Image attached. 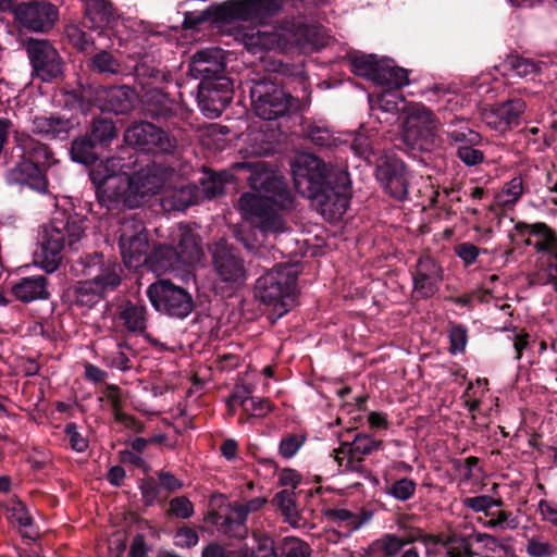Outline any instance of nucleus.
<instances>
[{
    "label": "nucleus",
    "instance_id": "14",
    "mask_svg": "<svg viewBox=\"0 0 557 557\" xmlns=\"http://www.w3.org/2000/svg\"><path fill=\"white\" fill-rule=\"evenodd\" d=\"M438 128V120L425 106L413 103L408 107L403 123L404 138L408 144L426 149L434 141Z\"/></svg>",
    "mask_w": 557,
    "mask_h": 557
},
{
    "label": "nucleus",
    "instance_id": "26",
    "mask_svg": "<svg viewBox=\"0 0 557 557\" xmlns=\"http://www.w3.org/2000/svg\"><path fill=\"white\" fill-rule=\"evenodd\" d=\"M516 230L520 236L525 237L524 244L533 247L537 253L547 256L557 253V234L546 223L520 222L516 224Z\"/></svg>",
    "mask_w": 557,
    "mask_h": 557
},
{
    "label": "nucleus",
    "instance_id": "57",
    "mask_svg": "<svg viewBox=\"0 0 557 557\" xmlns=\"http://www.w3.org/2000/svg\"><path fill=\"white\" fill-rule=\"evenodd\" d=\"M281 549L283 557H309L311 553L309 545L297 537H285Z\"/></svg>",
    "mask_w": 557,
    "mask_h": 557
},
{
    "label": "nucleus",
    "instance_id": "1",
    "mask_svg": "<svg viewBox=\"0 0 557 557\" xmlns=\"http://www.w3.org/2000/svg\"><path fill=\"white\" fill-rule=\"evenodd\" d=\"M97 145L89 136L72 143L71 156L75 162L94 165L89 177L95 185L99 203L108 210L126 207L135 209L148 202L162 187L166 171L156 164H149L133 175L122 172L124 164L119 158H108L96 163Z\"/></svg>",
    "mask_w": 557,
    "mask_h": 557
},
{
    "label": "nucleus",
    "instance_id": "30",
    "mask_svg": "<svg viewBox=\"0 0 557 557\" xmlns=\"http://www.w3.org/2000/svg\"><path fill=\"white\" fill-rule=\"evenodd\" d=\"M5 180L10 185H26L38 193L44 194L48 190V181L44 170L23 157L8 171Z\"/></svg>",
    "mask_w": 557,
    "mask_h": 557
},
{
    "label": "nucleus",
    "instance_id": "45",
    "mask_svg": "<svg viewBox=\"0 0 557 557\" xmlns=\"http://www.w3.org/2000/svg\"><path fill=\"white\" fill-rule=\"evenodd\" d=\"M8 519L11 523H16L20 528H23V535L29 539L36 536V532H29L28 529L32 527L33 519L25 507L20 500H13L8 507Z\"/></svg>",
    "mask_w": 557,
    "mask_h": 557
},
{
    "label": "nucleus",
    "instance_id": "2",
    "mask_svg": "<svg viewBox=\"0 0 557 557\" xmlns=\"http://www.w3.org/2000/svg\"><path fill=\"white\" fill-rule=\"evenodd\" d=\"M235 168L250 172L247 181L256 191L245 193L238 199L243 219L263 236L284 233L287 227L282 211L293 205L285 182L262 161L237 163Z\"/></svg>",
    "mask_w": 557,
    "mask_h": 557
},
{
    "label": "nucleus",
    "instance_id": "21",
    "mask_svg": "<svg viewBox=\"0 0 557 557\" xmlns=\"http://www.w3.org/2000/svg\"><path fill=\"white\" fill-rule=\"evenodd\" d=\"M197 99L198 106L206 116L219 117L233 99L231 81L219 78L213 82H200Z\"/></svg>",
    "mask_w": 557,
    "mask_h": 557
},
{
    "label": "nucleus",
    "instance_id": "3",
    "mask_svg": "<svg viewBox=\"0 0 557 557\" xmlns=\"http://www.w3.org/2000/svg\"><path fill=\"white\" fill-rule=\"evenodd\" d=\"M292 171L296 190L313 199L317 210L325 220L333 222L344 215L350 200L346 171L327 168L321 159L310 153L298 156Z\"/></svg>",
    "mask_w": 557,
    "mask_h": 557
},
{
    "label": "nucleus",
    "instance_id": "7",
    "mask_svg": "<svg viewBox=\"0 0 557 557\" xmlns=\"http://www.w3.org/2000/svg\"><path fill=\"white\" fill-rule=\"evenodd\" d=\"M299 267L280 263L256 281L255 296L264 305L272 306L278 317L290 309L296 297Z\"/></svg>",
    "mask_w": 557,
    "mask_h": 557
},
{
    "label": "nucleus",
    "instance_id": "42",
    "mask_svg": "<svg viewBox=\"0 0 557 557\" xmlns=\"http://www.w3.org/2000/svg\"><path fill=\"white\" fill-rule=\"evenodd\" d=\"M228 173L223 172L219 174H210L205 178L200 180L199 190V202L203 200H211L216 196L223 194L224 183L228 178Z\"/></svg>",
    "mask_w": 557,
    "mask_h": 557
},
{
    "label": "nucleus",
    "instance_id": "5",
    "mask_svg": "<svg viewBox=\"0 0 557 557\" xmlns=\"http://www.w3.org/2000/svg\"><path fill=\"white\" fill-rule=\"evenodd\" d=\"M87 220L78 214L57 211L50 223L42 230L40 251L36 263L47 273L55 272L62 260L65 246L76 250L84 238Z\"/></svg>",
    "mask_w": 557,
    "mask_h": 557
},
{
    "label": "nucleus",
    "instance_id": "39",
    "mask_svg": "<svg viewBox=\"0 0 557 557\" xmlns=\"http://www.w3.org/2000/svg\"><path fill=\"white\" fill-rule=\"evenodd\" d=\"M323 516L330 523L336 525L341 530L339 532L346 536L358 530L363 523L357 513L342 508L325 509Z\"/></svg>",
    "mask_w": 557,
    "mask_h": 557
},
{
    "label": "nucleus",
    "instance_id": "37",
    "mask_svg": "<svg viewBox=\"0 0 557 557\" xmlns=\"http://www.w3.org/2000/svg\"><path fill=\"white\" fill-rule=\"evenodd\" d=\"M85 2V15L95 29L103 28L115 17L116 10L109 0H83Z\"/></svg>",
    "mask_w": 557,
    "mask_h": 557
},
{
    "label": "nucleus",
    "instance_id": "59",
    "mask_svg": "<svg viewBox=\"0 0 557 557\" xmlns=\"http://www.w3.org/2000/svg\"><path fill=\"white\" fill-rule=\"evenodd\" d=\"M449 351L453 355L463 352L468 342V331L461 324H450L448 331Z\"/></svg>",
    "mask_w": 557,
    "mask_h": 557
},
{
    "label": "nucleus",
    "instance_id": "9",
    "mask_svg": "<svg viewBox=\"0 0 557 557\" xmlns=\"http://www.w3.org/2000/svg\"><path fill=\"white\" fill-rule=\"evenodd\" d=\"M119 248L127 268H138L148 260V234L141 220L135 213L124 215L116 231Z\"/></svg>",
    "mask_w": 557,
    "mask_h": 557
},
{
    "label": "nucleus",
    "instance_id": "64",
    "mask_svg": "<svg viewBox=\"0 0 557 557\" xmlns=\"http://www.w3.org/2000/svg\"><path fill=\"white\" fill-rule=\"evenodd\" d=\"M481 250L471 243H461L455 247V253L462 260L466 267L473 264Z\"/></svg>",
    "mask_w": 557,
    "mask_h": 557
},
{
    "label": "nucleus",
    "instance_id": "47",
    "mask_svg": "<svg viewBox=\"0 0 557 557\" xmlns=\"http://www.w3.org/2000/svg\"><path fill=\"white\" fill-rule=\"evenodd\" d=\"M525 552L530 557H553L557 555V545L543 535L528 537Z\"/></svg>",
    "mask_w": 557,
    "mask_h": 557
},
{
    "label": "nucleus",
    "instance_id": "27",
    "mask_svg": "<svg viewBox=\"0 0 557 557\" xmlns=\"http://www.w3.org/2000/svg\"><path fill=\"white\" fill-rule=\"evenodd\" d=\"M136 92L127 86L99 87L95 103L101 111L124 114L134 108Z\"/></svg>",
    "mask_w": 557,
    "mask_h": 557
},
{
    "label": "nucleus",
    "instance_id": "16",
    "mask_svg": "<svg viewBox=\"0 0 557 557\" xmlns=\"http://www.w3.org/2000/svg\"><path fill=\"white\" fill-rule=\"evenodd\" d=\"M282 8L281 0H231L214 8V18L221 22L233 20L252 21L273 15Z\"/></svg>",
    "mask_w": 557,
    "mask_h": 557
},
{
    "label": "nucleus",
    "instance_id": "12",
    "mask_svg": "<svg viewBox=\"0 0 557 557\" xmlns=\"http://www.w3.org/2000/svg\"><path fill=\"white\" fill-rule=\"evenodd\" d=\"M215 285L221 288L237 289L248 278V270L242 256L224 240L216 243L212 253Z\"/></svg>",
    "mask_w": 557,
    "mask_h": 557
},
{
    "label": "nucleus",
    "instance_id": "55",
    "mask_svg": "<svg viewBox=\"0 0 557 557\" xmlns=\"http://www.w3.org/2000/svg\"><path fill=\"white\" fill-rule=\"evenodd\" d=\"M65 32L70 42L78 50L87 52L94 49V39L78 25H69Z\"/></svg>",
    "mask_w": 557,
    "mask_h": 557
},
{
    "label": "nucleus",
    "instance_id": "49",
    "mask_svg": "<svg viewBox=\"0 0 557 557\" xmlns=\"http://www.w3.org/2000/svg\"><path fill=\"white\" fill-rule=\"evenodd\" d=\"M462 506L473 512H483L485 517L490 516V510L493 507L503 506L500 498H494L490 495H479L473 497H466L462 499Z\"/></svg>",
    "mask_w": 557,
    "mask_h": 557
},
{
    "label": "nucleus",
    "instance_id": "56",
    "mask_svg": "<svg viewBox=\"0 0 557 557\" xmlns=\"http://www.w3.org/2000/svg\"><path fill=\"white\" fill-rule=\"evenodd\" d=\"M306 442L302 434H287L282 437L278 445V453L285 459L293 458Z\"/></svg>",
    "mask_w": 557,
    "mask_h": 557
},
{
    "label": "nucleus",
    "instance_id": "31",
    "mask_svg": "<svg viewBox=\"0 0 557 557\" xmlns=\"http://www.w3.org/2000/svg\"><path fill=\"white\" fill-rule=\"evenodd\" d=\"M115 321L117 326L133 335H141L148 338L146 334L148 324V310L139 301L126 300L116 312Z\"/></svg>",
    "mask_w": 557,
    "mask_h": 557
},
{
    "label": "nucleus",
    "instance_id": "17",
    "mask_svg": "<svg viewBox=\"0 0 557 557\" xmlns=\"http://www.w3.org/2000/svg\"><path fill=\"white\" fill-rule=\"evenodd\" d=\"M25 49L34 72L44 82H50L62 74L63 60L49 40L29 38Z\"/></svg>",
    "mask_w": 557,
    "mask_h": 557
},
{
    "label": "nucleus",
    "instance_id": "61",
    "mask_svg": "<svg viewBox=\"0 0 557 557\" xmlns=\"http://www.w3.org/2000/svg\"><path fill=\"white\" fill-rule=\"evenodd\" d=\"M64 433L73 450L83 453L88 448L87 438L78 431L75 423H67L65 425Z\"/></svg>",
    "mask_w": 557,
    "mask_h": 557
},
{
    "label": "nucleus",
    "instance_id": "11",
    "mask_svg": "<svg viewBox=\"0 0 557 557\" xmlns=\"http://www.w3.org/2000/svg\"><path fill=\"white\" fill-rule=\"evenodd\" d=\"M147 296L157 311L173 318L184 319L194 309L191 295L168 280L149 285Z\"/></svg>",
    "mask_w": 557,
    "mask_h": 557
},
{
    "label": "nucleus",
    "instance_id": "35",
    "mask_svg": "<svg viewBox=\"0 0 557 557\" xmlns=\"http://www.w3.org/2000/svg\"><path fill=\"white\" fill-rule=\"evenodd\" d=\"M67 296L74 305L88 309L95 307L106 297L88 277L73 284L67 289Z\"/></svg>",
    "mask_w": 557,
    "mask_h": 557
},
{
    "label": "nucleus",
    "instance_id": "54",
    "mask_svg": "<svg viewBox=\"0 0 557 557\" xmlns=\"http://www.w3.org/2000/svg\"><path fill=\"white\" fill-rule=\"evenodd\" d=\"M490 519L483 520L482 518H479L478 520L485 527V528H500V529H510L513 530L518 527V520L512 516L510 511L506 510H499L497 512H490Z\"/></svg>",
    "mask_w": 557,
    "mask_h": 557
},
{
    "label": "nucleus",
    "instance_id": "10",
    "mask_svg": "<svg viewBox=\"0 0 557 557\" xmlns=\"http://www.w3.org/2000/svg\"><path fill=\"white\" fill-rule=\"evenodd\" d=\"M252 109L263 120H276L297 108L298 100L285 92L277 84L262 79L251 87Z\"/></svg>",
    "mask_w": 557,
    "mask_h": 557
},
{
    "label": "nucleus",
    "instance_id": "41",
    "mask_svg": "<svg viewBox=\"0 0 557 557\" xmlns=\"http://www.w3.org/2000/svg\"><path fill=\"white\" fill-rule=\"evenodd\" d=\"M543 65H545V63L513 54L507 57L505 60V66L522 78H533L542 71Z\"/></svg>",
    "mask_w": 557,
    "mask_h": 557
},
{
    "label": "nucleus",
    "instance_id": "52",
    "mask_svg": "<svg viewBox=\"0 0 557 557\" xmlns=\"http://www.w3.org/2000/svg\"><path fill=\"white\" fill-rule=\"evenodd\" d=\"M305 134L317 146H336V139L334 138L331 131L324 125H319L315 123L308 124L305 128Z\"/></svg>",
    "mask_w": 557,
    "mask_h": 557
},
{
    "label": "nucleus",
    "instance_id": "58",
    "mask_svg": "<svg viewBox=\"0 0 557 557\" xmlns=\"http://www.w3.org/2000/svg\"><path fill=\"white\" fill-rule=\"evenodd\" d=\"M417 484L413 480L403 478L395 481L388 487V494L400 502L410 499L416 492Z\"/></svg>",
    "mask_w": 557,
    "mask_h": 557
},
{
    "label": "nucleus",
    "instance_id": "63",
    "mask_svg": "<svg viewBox=\"0 0 557 557\" xmlns=\"http://www.w3.org/2000/svg\"><path fill=\"white\" fill-rule=\"evenodd\" d=\"M174 541L178 547L190 548L197 545L199 536L195 529L184 527L176 531Z\"/></svg>",
    "mask_w": 557,
    "mask_h": 557
},
{
    "label": "nucleus",
    "instance_id": "29",
    "mask_svg": "<svg viewBox=\"0 0 557 557\" xmlns=\"http://www.w3.org/2000/svg\"><path fill=\"white\" fill-rule=\"evenodd\" d=\"M166 171L165 180L162 187L154 194L157 195L161 189L164 188L161 198V206L165 211H184L190 206L199 203V190L198 186L194 184H186L174 187H165L169 175L171 174L169 169L157 164Z\"/></svg>",
    "mask_w": 557,
    "mask_h": 557
},
{
    "label": "nucleus",
    "instance_id": "4",
    "mask_svg": "<svg viewBox=\"0 0 557 557\" xmlns=\"http://www.w3.org/2000/svg\"><path fill=\"white\" fill-rule=\"evenodd\" d=\"M242 40L245 48L253 54L263 51L294 50L307 53L320 49L323 45L317 27L294 21L274 26L271 30L251 28L243 34Z\"/></svg>",
    "mask_w": 557,
    "mask_h": 557
},
{
    "label": "nucleus",
    "instance_id": "20",
    "mask_svg": "<svg viewBox=\"0 0 557 557\" xmlns=\"http://www.w3.org/2000/svg\"><path fill=\"white\" fill-rule=\"evenodd\" d=\"M408 171L405 163L395 156L385 154L380 158L375 176L384 190L397 200L408 195Z\"/></svg>",
    "mask_w": 557,
    "mask_h": 557
},
{
    "label": "nucleus",
    "instance_id": "40",
    "mask_svg": "<svg viewBox=\"0 0 557 557\" xmlns=\"http://www.w3.org/2000/svg\"><path fill=\"white\" fill-rule=\"evenodd\" d=\"M89 137L97 146L109 147L117 137V129L112 120L99 117L94 120Z\"/></svg>",
    "mask_w": 557,
    "mask_h": 557
},
{
    "label": "nucleus",
    "instance_id": "43",
    "mask_svg": "<svg viewBox=\"0 0 557 557\" xmlns=\"http://www.w3.org/2000/svg\"><path fill=\"white\" fill-rule=\"evenodd\" d=\"M524 193L523 178L518 175L505 183L496 195L498 206L510 207L516 205Z\"/></svg>",
    "mask_w": 557,
    "mask_h": 557
},
{
    "label": "nucleus",
    "instance_id": "13",
    "mask_svg": "<svg viewBox=\"0 0 557 557\" xmlns=\"http://www.w3.org/2000/svg\"><path fill=\"white\" fill-rule=\"evenodd\" d=\"M124 141L156 154H173L178 145L175 136L150 122L132 124L124 133Z\"/></svg>",
    "mask_w": 557,
    "mask_h": 557
},
{
    "label": "nucleus",
    "instance_id": "19",
    "mask_svg": "<svg viewBox=\"0 0 557 557\" xmlns=\"http://www.w3.org/2000/svg\"><path fill=\"white\" fill-rule=\"evenodd\" d=\"M408 171L405 163L395 156L385 154L380 158L375 176L384 190L397 200L408 195Z\"/></svg>",
    "mask_w": 557,
    "mask_h": 557
},
{
    "label": "nucleus",
    "instance_id": "15",
    "mask_svg": "<svg viewBox=\"0 0 557 557\" xmlns=\"http://www.w3.org/2000/svg\"><path fill=\"white\" fill-rule=\"evenodd\" d=\"M206 520L218 533L228 537L244 539L248 533L243 516L237 512L234 503H230L223 495H213L210 498Z\"/></svg>",
    "mask_w": 557,
    "mask_h": 557
},
{
    "label": "nucleus",
    "instance_id": "60",
    "mask_svg": "<svg viewBox=\"0 0 557 557\" xmlns=\"http://www.w3.org/2000/svg\"><path fill=\"white\" fill-rule=\"evenodd\" d=\"M480 146H461L457 148L458 159L467 166H475L483 163L485 159L484 152Z\"/></svg>",
    "mask_w": 557,
    "mask_h": 557
},
{
    "label": "nucleus",
    "instance_id": "33",
    "mask_svg": "<svg viewBox=\"0 0 557 557\" xmlns=\"http://www.w3.org/2000/svg\"><path fill=\"white\" fill-rule=\"evenodd\" d=\"M245 393L247 395L236 388L228 397L227 406L231 411L239 407L248 418H263L273 410L274 406L269 399L250 396L251 391L249 389Z\"/></svg>",
    "mask_w": 557,
    "mask_h": 557
},
{
    "label": "nucleus",
    "instance_id": "62",
    "mask_svg": "<svg viewBox=\"0 0 557 557\" xmlns=\"http://www.w3.org/2000/svg\"><path fill=\"white\" fill-rule=\"evenodd\" d=\"M170 511L177 518L188 519L194 515V505L185 496H180L171 499Z\"/></svg>",
    "mask_w": 557,
    "mask_h": 557
},
{
    "label": "nucleus",
    "instance_id": "50",
    "mask_svg": "<svg viewBox=\"0 0 557 557\" xmlns=\"http://www.w3.org/2000/svg\"><path fill=\"white\" fill-rule=\"evenodd\" d=\"M123 348L129 349L126 344L119 343L115 351L103 355L102 363L108 368H113L122 372L131 370L133 368L132 361Z\"/></svg>",
    "mask_w": 557,
    "mask_h": 557
},
{
    "label": "nucleus",
    "instance_id": "48",
    "mask_svg": "<svg viewBox=\"0 0 557 557\" xmlns=\"http://www.w3.org/2000/svg\"><path fill=\"white\" fill-rule=\"evenodd\" d=\"M375 106L383 112L396 114L401 110L408 109L406 107L405 98L397 91L384 89L377 97Z\"/></svg>",
    "mask_w": 557,
    "mask_h": 557
},
{
    "label": "nucleus",
    "instance_id": "53",
    "mask_svg": "<svg viewBox=\"0 0 557 557\" xmlns=\"http://www.w3.org/2000/svg\"><path fill=\"white\" fill-rule=\"evenodd\" d=\"M276 503L282 513L285 516L286 521L293 525L298 523V512L296 509V503L294 494L290 491L284 490L277 493Z\"/></svg>",
    "mask_w": 557,
    "mask_h": 557
},
{
    "label": "nucleus",
    "instance_id": "6",
    "mask_svg": "<svg viewBox=\"0 0 557 557\" xmlns=\"http://www.w3.org/2000/svg\"><path fill=\"white\" fill-rule=\"evenodd\" d=\"M173 245H159L148 256L146 264L157 275L178 270L182 265H194L203 257L199 237L185 224L171 232Z\"/></svg>",
    "mask_w": 557,
    "mask_h": 557
},
{
    "label": "nucleus",
    "instance_id": "24",
    "mask_svg": "<svg viewBox=\"0 0 557 557\" xmlns=\"http://www.w3.org/2000/svg\"><path fill=\"white\" fill-rule=\"evenodd\" d=\"M527 104L522 99H510L482 113L483 122L492 129L504 133L516 127Z\"/></svg>",
    "mask_w": 557,
    "mask_h": 557
},
{
    "label": "nucleus",
    "instance_id": "28",
    "mask_svg": "<svg viewBox=\"0 0 557 557\" xmlns=\"http://www.w3.org/2000/svg\"><path fill=\"white\" fill-rule=\"evenodd\" d=\"M442 274V268L433 258H419L412 274L414 293L422 298L433 296L443 278Z\"/></svg>",
    "mask_w": 557,
    "mask_h": 557
},
{
    "label": "nucleus",
    "instance_id": "36",
    "mask_svg": "<svg viewBox=\"0 0 557 557\" xmlns=\"http://www.w3.org/2000/svg\"><path fill=\"white\" fill-rule=\"evenodd\" d=\"M374 83L383 89L398 91L409 84L408 72L394 65L392 60L384 59Z\"/></svg>",
    "mask_w": 557,
    "mask_h": 557
},
{
    "label": "nucleus",
    "instance_id": "38",
    "mask_svg": "<svg viewBox=\"0 0 557 557\" xmlns=\"http://www.w3.org/2000/svg\"><path fill=\"white\" fill-rule=\"evenodd\" d=\"M21 148L23 151L22 157L32 163H35L37 168H40L44 171L55 162L53 153L49 147L34 138L27 137L22 139Z\"/></svg>",
    "mask_w": 557,
    "mask_h": 557
},
{
    "label": "nucleus",
    "instance_id": "44",
    "mask_svg": "<svg viewBox=\"0 0 557 557\" xmlns=\"http://www.w3.org/2000/svg\"><path fill=\"white\" fill-rule=\"evenodd\" d=\"M384 59H377L375 55H360L351 60V71L359 76L366 77L372 82L375 81Z\"/></svg>",
    "mask_w": 557,
    "mask_h": 557
},
{
    "label": "nucleus",
    "instance_id": "51",
    "mask_svg": "<svg viewBox=\"0 0 557 557\" xmlns=\"http://www.w3.org/2000/svg\"><path fill=\"white\" fill-rule=\"evenodd\" d=\"M89 67L98 73L117 74L121 65L110 52L100 51L90 59Z\"/></svg>",
    "mask_w": 557,
    "mask_h": 557
},
{
    "label": "nucleus",
    "instance_id": "18",
    "mask_svg": "<svg viewBox=\"0 0 557 557\" xmlns=\"http://www.w3.org/2000/svg\"><path fill=\"white\" fill-rule=\"evenodd\" d=\"M13 14L22 27L38 33L51 29L59 18L58 8L47 0L22 2L14 8Z\"/></svg>",
    "mask_w": 557,
    "mask_h": 557
},
{
    "label": "nucleus",
    "instance_id": "34",
    "mask_svg": "<svg viewBox=\"0 0 557 557\" xmlns=\"http://www.w3.org/2000/svg\"><path fill=\"white\" fill-rule=\"evenodd\" d=\"M74 123L71 119L59 115H40L33 120V132L48 138L65 139Z\"/></svg>",
    "mask_w": 557,
    "mask_h": 557
},
{
    "label": "nucleus",
    "instance_id": "25",
    "mask_svg": "<svg viewBox=\"0 0 557 557\" xmlns=\"http://www.w3.org/2000/svg\"><path fill=\"white\" fill-rule=\"evenodd\" d=\"M416 541H421L428 550H431L432 547L440 543V540L435 535L423 534L420 530H412L405 536L385 534L371 544L370 550L377 557H393L398 554L405 545Z\"/></svg>",
    "mask_w": 557,
    "mask_h": 557
},
{
    "label": "nucleus",
    "instance_id": "8",
    "mask_svg": "<svg viewBox=\"0 0 557 557\" xmlns=\"http://www.w3.org/2000/svg\"><path fill=\"white\" fill-rule=\"evenodd\" d=\"M72 275L88 277L106 296L117 289L122 282V267L102 253L79 257L70 268Z\"/></svg>",
    "mask_w": 557,
    "mask_h": 557
},
{
    "label": "nucleus",
    "instance_id": "32",
    "mask_svg": "<svg viewBox=\"0 0 557 557\" xmlns=\"http://www.w3.org/2000/svg\"><path fill=\"white\" fill-rule=\"evenodd\" d=\"M12 296L24 304L47 300L50 297L49 283L45 275H32L10 283Z\"/></svg>",
    "mask_w": 557,
    "mask_h": 557
},
{
    "label": "nucleus",
    "instance_id": "23",
    "mask_svg": "<svg viewBox=\"0 0 557 557\" xmlns=\"http://www.w3.org/2000/svg\"><path fill=\"white\" fill-rule=\"evenodd\" d=\"M225 70L224 51L219 47H210L197 51L189 63V74L201 82H213L222 76Z\"/></svg>",
    "mask_w": 557,
    "mask_h": 557
},
{
    "label": "nucleus",
    "instance_id": "22",
    "mask_svg": "<svg viewBox=\"0 0 557 557\" xmlns=\"http://www.w3.org/2000/svg\"><path fill=\"white\" fill-rule=\"evenodd\" d=\"M383 442L371 435L359 433L352 442L344 443L338 449H334V460L343 471H358L361 468L363 457L382 448Z\"/></svg>",
    "mask_w": 557,
    "mask_h": 557
},
{
    "label": "nucleus",
    "instance_id": "46",
    "mask_svg": "<svg viewBox=\"0 0 557 557\" xmlns=\"http://www.w3.org/2000/svg\"><path fill=\"white\" fill-rule=\"evenodd\" d=\"M447 137L451 145H456L457 148L461 146H481V135L471 129L467 125H460L447 132Z\"/></svg>",
    "mask_w": 557,
    "mask_h": 557
}]
</instances>
